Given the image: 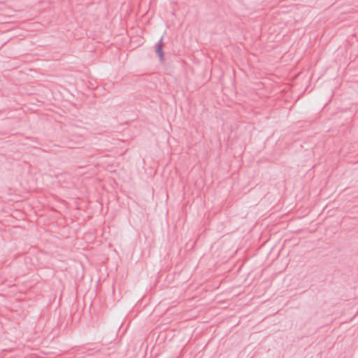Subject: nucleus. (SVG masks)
Listing matches in <instances>:
<instances>
[{
	"label": "nucleus",
	"mask_w": 358,
	"mask_h": 358,
	"mask_svg": "<svg viewBox=\"0 0 358 358\" xmlns=\"http://www.w3.org/2000/svg\"><path fill=\"white\" fill-rule=\"evenodd\" d=\"M155 51L161 62L164 60L163 52V38L162 37L158 43L155 45Z\"/></svg>",
	"instance_id": "nucleus-1"
}]
</instances>
